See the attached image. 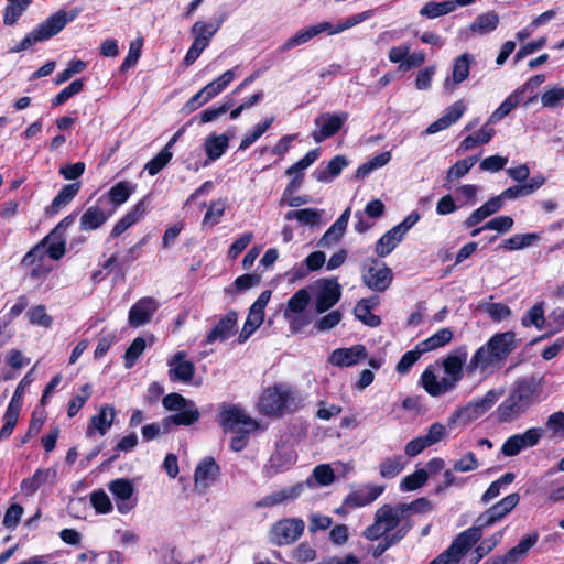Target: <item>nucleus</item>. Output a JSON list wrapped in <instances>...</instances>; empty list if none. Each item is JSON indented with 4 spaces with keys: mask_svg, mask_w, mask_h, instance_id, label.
Here are the masks:
<instances>
[{
    "mask_svg": "<svg viewBox=\"0 0 564 564\" xmlns=\"http://www.w3.org/2000/svg\"><path fill=\"white\" fill-rule=\"evenodd\" d=\"M467 357L468 351L466 346H460L452 354L447 355L442 361L445 373V377L442 379H437L435 372L431 368H426L420 379L424 390L434 398L453 391L464 377V365L466 364Z\"/></svg>",
    "mask_w": 564,
    "mask_h": 564,
    "instance_id": "obj_1",
    "label": "nucleus"
},
{
    "mask_svg": "<svg viewBox=\"0 0 564 564\" xmlns=\"http://www.w3.org/2000/svg\"><path fill=\"white\" fill-rule=\"evenodd\" d=\"M542 388L534 378L517 380L509 395L498 405L496 415L499 422H512L539 402Z\"/></svg>",
    "mask_w": 564,
    "mask_h": 564,
    "instance_id": "obj_2",
    "label": "nucleus"
},
{
    "mask_svg": "<svg viewBox=\"0 0 564 564\" xmlns=\"http://www.w3.org/2000/svg\"><path fill=\"white\" fill-rule=\"evenodd\" d=\"M301 401V398L292 388L276 384L263 391L258 408L267 416H280L284 412L295 411Z\"/></svg>",
    "mask_w": 564,
    "mask_h": 564,
    "instance_id": "obj_3",
    "label": "nucleus"
},
{
    "mask_svg": "<svg viewBox=\"0 0 564 564\" xmlns=\"http://www.w3.org/2000/svg\"><path fill=\"white\" fill-rule=\"evenodd\" d=\"M413 503H401L395 507L390 505L381 506L375 514V522L369 525L364 535L375 541L388 534L390 531H398L402 525L410 524L404 520V514L412 509Z\"/></svg>",
    "mask_w": 564,
    "mask_h": 564,
    "instance_id": "obj_4",
    "label": "nucleus"
},
{
    "mask_svg": "<svg viewBox=\"0 0 564 564\" xmlns=\"http://www.w3.org/2000/svg\"><path fill=\"white\" fill-rule=\"evenodd\" d=\"M78 14V11L67 13L58 11L48 17L44 22L39 24L31 33H29L17 46L11 48V52L19 53L30 48L37 42L51 39L61 32L65 25L73 21Z\"/></svg>",
    "mask_w": 564,
    "mask_h": 564,
    "instance_id": "obj_5",
    "label": "nucleus"
},
{
    "mask_svg": "<svg viewBox=\"0 0 564 564\" xmlns=\"http://www.w3.org/2000/svg\"><path fill=\"white\" fill-rule=\"evenodd\" d=\"M500 395L501 392L494 389L489 390L484 397L474 399L464 406L458 408L448 419V424L453 426L457 424L466 425L471 423L489 411Z\"/></svg>",
    "mask_w": 564,
    "mask_h": 564,
    "instance_id": "obj_6",
    "label": "nucleus"
},
{
    "mask_svg": "<svg viewBox=\"0 0 564 564\" xmlns=\"http://www.w3.org/2000/svg\"><path fill=\"white\" fill-rule=\"evenodd\" d=\"M481 538L479 529H467L459 533L454 542L429 564H456L463 555Z\"/></svg>",
    "mask_w": 564,
    "mask_h": 564,
    "instance_id": "obj_7",
    "label": "nucleus"
},
{
    "mask_svg": "<svg viewBox=\"0 0 564 564\" xmlns=\"http://www.w3.org/2000/svg\"><path fill=\"white\" fill-rule=\"evenodd\" d=\"M305 522L300 518H285L272 524L269 541L273 545L283 546L294 543L303 534Z\"/></svg>",
    "mask_w": 564,
    "mask_h": 564,
    "instance_id": "obj_8",
    "label": "nucleus"
},
{
    "mask_svg": "<svg viewBox=\"0 0 564 564\" xmlns=\"http://www.w3.org/2000/svg\"><path fill=\"white\" fill-rule=\"evenodd\" d=\"M235 72L229 69L220 75L217 79L204 86L196 93L184 106L187 112H192L203 105L207 104L214 97L224 91L228 85L234 80Z\"/></svg>",
    "mask_w": 564,
    "mask_h": 564,
    "instance_id": "obj_9",
    "label": "nucleus"
},
{
    "mask_svg": "<svg viewBox=\"0 0 564 564\" xmlns=\"http://www.w3.org/2000/svg\"><path fill=\"white\" fill-rule=\"evenodd\" d=\"M341 296V286L336 279H323L314 286L315 311L324 313L335 306Z\"/></svg>",
    "mask_w": 564,
    "mask_h": 564,
    "instance_id": "obj_10",
    "label": "nucleus"
},
{
    "mask_svg": "<svg viewBox=\"0 0 564 564\" xmlns=\"http://www.w3.org/2000/svg\"><path fill=\"white\" fill-rule=\"evenodd\" d=\"M501 368L502 365L485 343L470 357L466 370L469 375L480 373L484 377H489Z\"/></svg>",
    "mask_w": 564,
    "mask_h": 564,
    "instance_id": "obj_11",
    "label": "nucleus"
},
{
    "mask_svg": "<svg viewBox=\"0 0 564 564\" xmlns=\"http://www.w3.org/2000/svg\"><path fill=\"white\" fill-rule=\"evenodd\" d=\"M349 115L345 111L338 113L324 112L314 120L316 130L312 132V138L316 143L335 135L348 120Z\"/></svg>",
    "mask_w": 564,
    "mask_h": 564,
    "instance_id": "obj_12",
    "label": "nucleus"
},
{
    "mask_svg": "<svg viewBox=\"0 0 564 564\" xmlns=\"http://www.w3.org/2000/svg\"><path fill=\"white\" fill-rule=\"evenodd\" d=\"M519 500L520 497L516 492L506 496L499 502L481 513L477 518V525L471 527L470 529H479L482 534L484 528H488L506 517L519 503Z\"/></svg>",
    "mask_w": 564,
    "mask_h": 564,
    "instance_id": "obj_13",
    "label": "nucleus"
},
{
    "mask_svg": "<svg viewBox=\"0 0 564 564\" xmlns=\"http://www.w3.org/2000/svg\"><path fill=\"white\" fill-rule=\"evenodd\" d=\"M544 431L540 427H531L522 434L508 437L501 446V454L506 457L518 455L521 451L535 446L543 437Z\"/></svg>",
    "mask_w": 564,
    "mask_h": 564,
    "instance_id": "obj_14",
    "label": "nucleus"
},
{
    "mask_svg": "<svg viewBox=\"0 0 564 564\" xmlns=\"http://www.w3.org/2000/svg\"><path fill=\"white\" fill-rule=\"evenodd\" d=\"M486 343L503 367L509 356L518 348L520 340L514 332L507 330L494 334Z\"/></svg>",
    "mask_w": 564,
    "mask_h": 564,
    "instance_id": "obj_15",
    "label": "nucleus"
},
{
    "mask_svg": "<svg viewBox=\"0 0 564 564\" xmlns=\"http://www.w3.org/2000/svg\"><path fill=\"white\" fill-rule=\"evenodd\" d=\"M393 279V273L384 263L373 260L372 264L364 272L362 281L371 290L386 291Z\"/></svg>",
    "mask_w": 564,
    "mask_h": 564,
    "instance_id": "obj_16",
    "label": "nucleus"
},
{
    "mask_svg": "<svg viewBox=\"0 0 564 564\" xmlns=\"http://www.w3.org/2000/svg\"><path fill=\"white\" fill-rule=\"evenodd\" d=\"M169 379L172 382L189 383L195 375V365L185 351L175 352L169 360Z\"/></svg>",
    "mask_w": 564,
    "mask_h": 564,
    "instance_id": "obj_17",
    "label": "nucleus"
},
{
    "mask_svg": "<svg viewBox=\"0 0 564 564\" xmlns=\"http://www.w3.org/2000/svg\"><path fill=\"white\" fill-rule=\"evenodd\" d=\"M219 424L225 431H235L240 425L254 429L256 422L237 405H223L219 410Z\"/></svg>",
    "mask_w": 564,
    "mask_h": 564,
    "instance_id": "obj_18",
    "label": "nucleus"
},
{
    "mask_svg": "<svg viewBox=\"0 0 564 564\" xmlns=\"http://www.w3.org/2000/svg\"><path fill=\"white\" fill-rule=\"evenodd\" d=\"M329 31L330 22L328 21H323L314 25L305 26L289 37L280 47V52H286L296 46L303 45L322 33H327L329 35Z\"/></svg>",
    "mask_w": 564,
    "mask_h": 564,
    "instance_id": "obj_19",
    "label": "nucleus"
},
{
    "mask_svg": "<svg viewBox=\"0 0 564 564\" xmlns=\"http://www.w3.org/2000/svg\"><path fill=\"white\" fill-rule=\"evenodd\" d=\"M238 315L235 311H230L221 316L213 329L204 339V345H212L215 341H225L236 333Z\"/></svg>",
    "mask_w": 564,
    "mask_h": 564,
    "instance_id": "obj_20",
    "label": "nucleus"
},
{
    "mask_svg": "<svg viewBox=\"0 0 564 564\" xmlns=\"http://www.w3.org/2000/svg\"><path fill=\"white\" fill-rule=\"evenodd\" d=\"M158 306L153 297L147 296L140 299L129 311V325L137 328L148 324L158 310Z\"/></svg>",
    "mask_w": 564,
    "mask_h": 564,
    "instance_id": "obj_21",
    "label": "nucleus"
},
{
    "mask_svg": "<svg viewBox=\"0 0 564 564\" xmlns=\"http://www.w3.org/2000/svg\"><path fill=\"white\" fill-rule=\"evenodd\" d=\"M304 484L300 482L292 487H286L273 491L270 495L262 497L256 502L257 508H273L275 506L285 505L294 501L303 492Z\"/></svg>",
    "mask_w": 564,
    "mask_h": 564,
    "instance_id": "obj_22",
    "label": "nucleus"
},
{
    "mask_svg": "<svg viewBox=\"0 0 564 564\" xmlns=\"http://www.w3.org/2000/svg\"><path fill=\"white\" fill-rule=\"evenodd\" d=\"M108 489L116 499L117 509L120 513L129 512L134 505L129 500L134 492V487L129 479L118 478L108 484Z\"/></svg>",
    "mask_w": 564,
    "mask_h": 564,
    "instance_id": "obj_23",
    "label": "nucleus"
},
{
    "mask_svg": "<svg viewBox=\"0 0 564 564\" xmlns=\"http://www.w3.org/2000/svg\"><path fill=\"white\" fill-rule=\"evenodd\" d=\"M367 349L364 345H355L348 348L335 349L329 362L336 367H351L367 358Z\"/></svg>",
    "mask_w": 564,
    "mask_h": 564,
    "instance_id": "obj_24",
    "label": "nucleus"
},
{
    "mask_svg": "<svg viewBox=\"0 0 564 564\" xmlns=\"http://www.w3.org/2000/svg\"><path fill=\"white\" fill-rule=\"evenodd\" d=\"M475 58L469 53H464L455 58L453 64V73L451 77L444 80V89L447 93H453L455 87L466 80L469 76L470 65Z\"/></svg>",
    "mask_w": 564,
    "mask_h": 564,
    "instance_id": "obj_25",
    "label": "nucleus"
},
{
    "mask_svg": "<svg viewBox=\"0 0 564 564\" xmlns=\"http://www.w3.org/2000/svg\"><path fill=\"white\" fill-rule=\"evenodd\" d=\"M384 490L383 486L366 485L346 496L344 506L359 508L373 502Z\"/></svg>",
    "mask_w": 564,
    "mask_h": 564,
    "instance_id": "obj_26",
    "label": "nucleus"
},
{
    "mask_svg": "<svg viewBox=\"0 0 564 564\" xmlns=\"http://www.w3.org/2000/svg\"><path fill=\"white\" fill-rule=\"evenodd\" d=\"M219 466L214 458H204L196 467L194 473V482L196 488L207 489L217 478Z\"/></svg>",
    "mask_w": 564,
    "mask_h": 564,
    "instance_id": "obj_27",
    "label": "nucleus"
},
{
    "mask_svg": "<svg viewBox=\"0 0 564 564\" xmlns=\"http://www.w3.org/2000/svg\"><path fill=\"white\" fill-rule=\"evenodd\" d=\"M229 147V139L225 134H210L205 139L204 150L207 159L202 166L206 167L209 163L220 159Z\"/></svg>",
    "mask_w": 564,
    "mask_h": 564,
    "instance_id": "obj_28",
    "label": "nucleus"
},
{
    "mask_svg": "<svg viewBox=\"0 0 564 564\" xmlns=\"http://www.w3.org/2000/svg\"><path fill=\"white\" fill-rule=\"evenodd\" d=\"M46 253L53 260L61 259L65 253V243H51L46 250L43 246L37 245L23 257L22 264L33 265L37 260H42Z\"/></svg>",
    "mask_w": 564,
    "mask_h": 564,
    "instance_id": "obj_29",
    "label": "nucleus"
},
{
    "mask_svg": "<svg viewBox=\"0 0 564 564\" xmlns=\"http://www.w3.org/2000/svg\"><path fill=\"white\" fill-rule=\"evenodd\" d=\"M116 416V411L111 405H102L98 414L94 415L87 429V436H91L95 431L100 435H105L111 427Z\"/></svg>",
    "mask_w": 564,
    "mask_h": 564,
    "instance_id": "obj_30",
    "label": "nucleus"
},
{
    "mask_svg": "<svg viewBox=\"0 0 564 564\" xmlns=\"http://www.w3.org/2000/svg\"><path fill=\"white\" fill-rule=\"evenodd\" d=\"M539 534L536 532H533L532 534H529L520 540V542L509 550L507 554L499 557L500 561L503 564H516L520 560H522L530 549L535 545L538 542Z\"/></svg>",
    "mask_w": 564,
    "mask_h": 564,
    "instance_id": "obj_31",
    "label": "nucleus"
},
{
    "mask_svg": "<svg viewBox=\"0 0 564 564\" xmlns=\"http://www.w3.org/2000/svg\"><path fill=\"white\" fill-rule=\"evenodd\" d=\"M200 413L195 406L194 402L189 401L186 406L178 410L176 414L165 417L162 424L165 429H169L171 424L175 425H192L198 421Z\"/></svg>",
    "mask_w": 564,
    "mask_h": 564,
    "instance_id": "obj_32",
    "label": "nucleus"
},
{
    "mask_svg": "<svg viewBox=\"0 0 564 564\" xmlns=\"http://www.w3.org/2000/svg\"><path fill=\"white\" fill-rule=\"evenodd\" d=\"M108 215L98 206H90L80 217V229L84 231L95 230L102 226Z\"/></svg>",
    "mask_w": 564,
    "mask_h": 564,
    "instance_id": "obj_33",
    "label": "nucleus"
},
{
    "mask_svg": "<svg viewBox=\"0 0 564 564\" xmlns=\"http://www.w3.org/2000/svg\"><path fill=\"white\" fill-rule=\"evenodd\" d=\"M499 24V15L495 11L479 14L469 25V30L475 34L485 35L494 32Z\"/></svg>",
    "mask_w": 564,
    "mask_h": 564,
    "instance_id": "obj_34",
    "label": "nucleus"
},
{
    "mask_svg": "<svg viewBox=\"0 0 564 564\" xmlns=\"http://www.w3.org/2000/svg\"><path fill=\"white\" fill-rule=\"evenodd\" d=\"M56 471L51 469H37L32 477L22 480L20 488L24 496H32L45 484L51 476H55Z\"/></svg>",
    "mask_w": 564,
    "mask_h": 564,
    "instance_id": "obj_35",
    "label": "nucleus"
},
{
    "mask_svg": "<svg viewBox=\"0 0 564 564\" xmlns=\"http://www.w3.org/2000/svg\"><path fill=\"white\" fill-rule=\"evenodd\" d=\"M80 184L72 183L64 185L59 193L55 196L52 204L47 207L46 212L56 214L62 207L68 205L79 192Z\"/></svg>",
    "mask_w": 564,
    "mask_h": 564,
    "instance_id": "obj_36",
    "label": "nucleus"
},
{
    "mask_svg": "<svg viewBox=\"0 0 564 564\" xmlns=\"http://www.w3.org/2000/svg\"><path fill=\"white\" fill-rule=\"evenodd\" d=\"M521 91L513 90L501 105L491 113L488 123H497L507 117L521 101Z\"/></svg>",
    "mask_w": 564,
    "mask_h": 564,
    "instance_id": "obj_37",
    "label": "nucleus"
},
{
    "mask_svg": "<svg viewBox=\"0 0 564 564\" xmlns=\"http://www.w3.org/2000/svg\"><path fill=\"white\" fill-rule=\"evenodd\" d=\"M347 164L348 162L345 156L336 155L328 162L325 169L316 170L314 172V176L319 182H328L332 178L337 177Z\"/></svg>",
    "mask_w": 564,
    "mask_h": 564,
    "instance_id": "obj_38",
    "label": "nucleus"
},
{
    "mask_svg": "<svg viewBox=\"0 0 564 564\" xmlns=\"http://www.w3.org/2000/svg\"><path fill=\"white\" fill-rule=\"evenodd\" d=\"M395 227L387 231L376 243V252L379 257L388 256L403 239Z\"/></svg>",
    "mask_w": 564,
    "mask_h": 564,
    "instance_id": "obj_39",
    "label": "nucleus"
},
{
    "mask_svg": "<svg viewBox=\"0 0 564 564\" xmlns=\"http://www.w3.org/2000/svg\"><path fill=\"white\" fill-rule=\"evenodd\" d=\"M453 338V332L451 328H442L429 338L419 343V348L423 352L435 350L440 347L447 345Z\"/></svg>",
    "mask_w": 564,
    "mask_h": 564,
    "instance_id": "obj_40",
    "label": "nucleus"
},
{
    "mask_svg": "<svg viewBox=\"0 0 564 564\" xmlns=\"http://www.w3.org/2000/svg\"><path fill=\"white\" fill-rule=\"evenodd\" d=\"M540 240V236L535 232L530 234H518L505 240L500 248L506 250H520L528 248Z\"/></svg>",
    "mask_w": 564,
    "mask_h": 564,
    "instance_id": "obj_41",
    "label": "nucleus"
},
{
    "mask_svg": "<svg viewBox=\"0 0 564 564\" xmlns=\"http://www.w3.org/2000/svg\"><path fill=\"white\" fill-rule=\"evenodd\" d=\"M486 123L481 129L473 134L467 135L460 143V149L469 150L479 144H487L494 137L495 130Z\"/></svg>",
    "mask_w": 564,
    "mask_h": 564,
    "instance_id": "obj_42",
    "label": "nucleus"
},
{
    "mask_svg": "<svg viewBox=\"0 0 564 564\" xmlns=\"http://www.w3.org/2000/svg\"><path fill=\"white\" fill-rule=\"evenodd\" d=\"M323 210L304 208L297 210H289L285 214V219L293 220L296 219L300 224L315 226L319 223Z\"/></svg>",
    "mask_w": 564,
    "mask_h": 564,
    "instance_id": "obj_43",
    "label": "nucleus"
},
{
    "mask_svg": "<svg viewBox=\"0 0 564 564\" xmlns=\"http://www.w3.org/2000/svg\"><path fill=\"white\" fill-rule=\"evenodd\" d=\"M9 4L4 9L3 23L13 25L33 0H7Z\"/></svg>",
    "mask_w": 564,
    "mask_h": 564,
    "instance_id": "obj_44",
    "label": "nucleus"
},
{
    "mask_svg": "<svg viewBox=\"0 0 564 564\" xmlns=\"http://www.w3.org/2000/svg\"><path fill=\"white\" fill-rule=\"evenodd\" d=\"M134 189L135 185L128 181H121L110 188L109 199L115 206H119L129 199Z\"/></svg>",
    "mask_w": 564,
    "mask_h": 564,
    "instance_id": "obj_45",
    "label": "nucleus"
},
{
    "mask_svg": "<svg viewBox=\"0 0 564 564\" xmlns=\"http://www.w3.org/2000/svg\"><path fill=\"white\" fill-rule=\"evenodd\" d=\"M453 11L454 4L449 0L442 2L430 1L420 9V14L429 19H435Z\"/></svg>",
    "mask_w": 564,
    "mask_h": 564,
    "instance_id": "obj_46",
    "label": "nucleus"
},
{
    "mask_svg": "<svg viewBox=\"0 0 564 564\" xmlns=\"http://www.w3.org/2000/svg\"><path fill=\"white\" fill-rule=\"evenodd\" d=\"M405 466L402 456H391L382 460L379 466V473L382 478L391 479L397 477Z\"/></svg>",
    "mask_w": 564,
    "mask_h": 564,
    "instance_id": "obj_47",
    "label": "nucleus"
},
{
    "mask_svg": "<svg viewBox=\"0 0 564 564\" xmlns=\"http://www.w3.org/2000/svg\"><path fill=\"white\" fill-rule=\"evenodd\" d=\"M264 313H259L249 308V314L245 322L243 328L239 334L238 341L243 344L249 339V337L260 327L263 323Z\"/></svg>",
    "mask_w": 564,
    "mask_h": 564,
    "instance_id": "obj_48",
    "label": "nucleus"
},
{
    "mask_svg": "<svg viewBox=\"0 0 564 564\" xmlns=\"http://www.w3.org/2000/svg\"><path fill=\"white\" fill-rule=\"evenodd\" d=\"M225 19V17L219 18L215 25L212 23L197 21L193 24L191 32L194 35V37H203L209 43L213 36L216 34V32L220 29Z\"/></svg>",
    "mask_w": 564,
    "mask_h": 564,
    "instance_id": "obj_49",
    "label": "nucleus"
},
{
    "mask_svg": "<svg viewBox=\"0 0 564 564\" xmlns=\"http://www.w3.org/2000/svg\"><path fill=\"white\" fill-rule=\"evenodd\" d=\"M310 302V293L305 289H301L293 294L288 301V306L284 312L285 318H290V313H302Z\"/></svg>",
    "mask_w": 564,
    "mask_h": 564,
    "instance_id": "obj_50",
    "label": "nucleus"
},
{
    "mask_svg": "<svg viewBox=\"0 0 564 564\" xmlns=\"http://www.w3.org/2000/svg\"><path fill=\"white\" fill-rule=\"evenodd\" d=\"M523 327L533 325L539 330L543 329L545 324L543 303L533 305L528 313L521 318Z\"/></svg>",
    "mask_w": 564,
    "mask_h": 564,
    "instance_id": "obj_51",
    "label": "nucleus"
},
{
    "mask_svg": "<svg viewBox=\"0 0 564 564\" xmlns=\"http://www.w3.org/2000/svg\"><path fill=\"white\" fill-rule=\"evenodd\" d=\"M513 473H506L499 479L492 481L481 497L484 502H489L500 495L502 487L510 485L514 480Z\"/></svg>",
    "mask_w": 564,
    "mask_h": 564,
    "instance_id": "obj_52",
    "label": "nucleus"
},
{
    "mask_svg": "<svg viewBox=\"0 0 564 564\" xmlns=\"http://www.w3.org/2000/svg\"><path fill=\"white\" fill-rule=\"evenodd\" d=\"M273 121V117L267 118L262 123L257 124L252 131L246 133L239 144V150H247L253 144L271 127Z\"/></svg>",
    "mask_w": 564,
    "mask_h": 564,
    "instance_id": "obj_53",
    "label": "nucleus"
},
{
    "mask_svg": "<svg viewBox=\"0 0 564 564\" xmlns=\"http://www.w3.org/2000/svg\"><path fill=\"white\" fill-rule=\"evenodd\" d=\"M429 475L425 469H417L403 478L400 484L402 491H413L421 488L427 481Z\"/></svg>",
    "mask_w": 564,
    "mask_h": 564,
    "instance_id": "obj_54",
    "label": "nucleus"
},
{
    "mask_svg": "<svg viewBox=\"0 0 564 564\" xmlns=\"http://www.w3.org/2000/svg\"><path fill=\"white\" fill-rule=\"evenodd\" d=\"M477 160V156H469L464 160L457 161L447 171V181L458 180L465 176L470 171V169L476 164Z\"/></svg>",
    "mask_w": 564,
    "mask_h": 564,
    "instance_id": "obj_55",
    "label": "nucleus"
},
{
    "mask_svg": "<svg viewBox=\"0 0 564 564\" xmlns=\"http://www.w3.org/2000/svg\"><path fill=\"white\" fill-rule=\"evenodd\" d=\"M564 101V87L554 86L545 90L541 96V104L544 108L561 107Z\"/></svg>",
    "mask_w": 564,
    "mask_h": 564,
    "instance_id": "obj_56",
    "label": "nucleus"
},
{
    "mask_svg": "<svg viewBox=\"0 0 564 564\" xmlns=\"http://www.w3.org/2000/svg\"><path fill=\"white\" fill-rule=\"evenodd\" d=\"M173 154L167 149H162L152 160L145 164V170L152 176L161 172L171 161Z\"/></svg>",
    "mask_w": 564,
    "mask_h": 564,
    "instance_id": "obj_57",
    "label": "nucleus"
},
{
    "mask_svg": "<svg viewBox=\"0 0 564 564\" xmlns=\"http://www.w3.org/2000/svg\"><path fill=\"white\" fill-rule=\"evenodd\" d=\"M84 89V80L83 79H76L72 82L68 86H66L64 89H62L53 99L52 105L53 106H59L66 102L69 98L73 96L79 94Z\"/></svg>",
    "mask_w": 564,
    "mask_h": 564,
    "instance_id": "obj_58",
    "label": "nucleus"
},
{
    "mask_svg": "<svg viewBox=\"0 0 564 564\" xmlns=\"http://www.w3.org/2000/svg\"><path fill=\"white\" fill-rule=\"evenodd\" d=\"M367 303L368 302L366 301H359L357 303V305L355 306L356 317L368 326H379L381 323L380 317L371 313V308H369Z\"/></svg>",
    "mask_w": 564,
    "mask_h": 564,
    "instance_id": "obj_59",
    "label": "nucleus"
},
{
    "mask_svg": "<svg viewBox=\"0 0 564 564\" xmlns=\"http://www.w3.org/2000/svg\"><path fill=\"white\" fill-rule=\"evenodd\" d=\"M319 155L318 149H314L308 151L300 161L291 165L289 169H286L285 174L289 176H296L300 173H303L305 169L311 166Z\"/></svg>",
    "mask_w": 564,
    "mask_h": 564,
    "instance_id": "obj_60",
    "label": "nucleus"
},
{
    "mask_svg": "<svg viewBox=\"0 0 564 564\" xmlns=\"http://www.w3.org/2000/svg\"><path fill=\"white\" fill-rule=\"evenodd\" d=\"M145 340L142 337H137L124 354V366L130 369L133 367L138 358L143 354L145 349Z\"/></svg>",
    "mask_w": 564,
    "mask_h": 564,
    "instance_id": "obj_61",
    "label": "nucleus"
},
{
    "mask_svg": "<svg viewBox=\"0 0 564 564\" xmlns=\"http://www.w3.org/2000/svg\"><path fill=\"white\" fill-rule=\"evenodd\" d=\"M29 322L33 325L42 326L45 328L51 327L53 318L46 313L44 305H36L28 312Z\"/></svg>",
    "mask_w": 564,
    "mask_h": 564,
    "instance_id": "obj_62",
    "label": "nucleus"
},
{
    "mask_svg": "<svg viewBox=\"0 0 564 564\" xmlns=\"http://www.w3.org/2000/svg\"><path fill=\"white\" fill-rule=\"evenodd\" d=\"M90 395H91V386L89 383H86L82 387L80 393L70 400V402L68 404V409H67L68 416L69 417L75 416L79 412V410L84 406L86 401L90 398Z\"/></svg>",
    "mask_w": 564,
    "mask_h": 564,
    "instance_id": "obj_63",
    "label": "nucleus"
},
{
    "mask_svg": "<svg viewBox=\"0 0 564 564\" xmlns=\"http://www.w3.org/2000/svg\"><path fill=\"white\" fill-rule=\"evenodd\" d=\"M226 209V200L225 199H217L210 203L203 223L204 224H210L212 226L219 223L221 216L224 215Z\"/></svg>",
    "mask_w": 564,
    "mask_h": 564,
    "instance_id": "obj_64",
    "label": "nucleus"
}]
</instances>
